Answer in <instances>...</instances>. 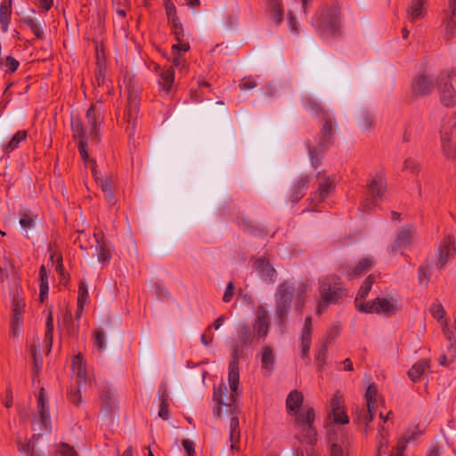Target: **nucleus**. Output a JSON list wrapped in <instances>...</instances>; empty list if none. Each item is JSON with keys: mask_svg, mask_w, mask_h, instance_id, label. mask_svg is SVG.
<instances>
[{"mask_svg": "<svg viewBox=\"0 0 456 456\" xmlns=\"http://www.w3.org/2000/svg\"><path fill=\"white\" fill-rule=\"evenodd\" d=\"M311 286L308 280L299 282L297 287L289 280L283 281L278 285L274 297L275 314L280 326L286 327L287 325L294 294L296 297L295 306L297 309L302 310Z\"/></svg>", "mask_w": 456, "mask_h": 456, "instance_id": "nucleus-1", "label": "nucleus"}, {"mask_svg": "<svg viewBox=\"0 0 456 456\" xmlns=\"http://www.w3.org/2000/svg\"><path fill=\"white\" fill-rule=\"evenodd\" d=\"M374 282L375 277L373 275H369L363 281L362 285L360 287V289L354 300L355 306L357 307L358 310L360 305L365 302L364 299L367 297Z\"/></svg>", "mask_w": 456, "mask_h": 456, "instance_id": "nucleus-31", "label": "nucleus"}, {"mask_svg": "<svg viewBox=\"0 0 456 456\" xmlns=\"http://www.w3.org/2000/svg\"><path fill=\"white\" fill-rule=\"evenodd\" d=\"M293 416L296 417L297 425L312 428L315 414L314 410L312 407L304 406L297 412V414H294Z\"/></svg>", "mask_w": 456, "mask_h": 456, "instance_id": "nucleus-26", "label": "nucleus"}, {"mask_svg": "<svg viewBox=\"0 0 456 456\" xmlns=\"http://www.w3.org/2000/svg\"><path fill=\"white\" fill-rule=\"evenodd\" d=\"M312 333H313V323L312 317L307 316L305 319V322L303 325V329L301 331L300 340H301V357L309 363L310 356L309 351L312 344Z\"/></svg>", "mask_w": 456, "mask_h": 456, "instance_id": "nucleus-14", "label": "nucleus"}, {"mask_svg": "<svg viewBox=\"0 0 456 456\" xmlns=\"http://www.w3.org/2000/svg\"><path fill=\"white\" fill-rule=\"evenodd\" d=\"M430 362L427 359H422L417 362L409 370L408 376L413 381L417 382L419 380L423 373L429 369Z\"/></svg>", "mask_w": 456, "mask_h": 456, "instance_id": "nucleus-32", "label": "nucleus"}, {"mask_svg": "<svg viewBox=\"0 0 456 456\" xmlns=\"http://www.w3.org/2000/svg\"><path fill=\"white\" fill-rule=\"evenodd\" d=\"M175 79V73L173 66L164 69L159 73V84L166 94L171 90Z\"/></svg>", "mask_w": 456, "mask_h": 456, "instance_id": "nucleus-30", "label": "nucleus"}, {"mask_svg": "<svg viewBox=\"0 0 456 456\" xmlns=\"http://www.w3.org/2000/svg\"><path fill=\"white\" fill-rule=\"evenodd\" d=\"M28 133L26 130L18 131L10 140L5 147V151L9 152L18 148L20 142L27 138Z\"/></svg>", "mask_w": 456, "mask_h": 456, "instance_id": "nucleus-49", "label": "nucleus"}, {"mask_svg": "<svg viewBox=\"0 0 456 456\" xmlns=\"http://www.w3.org/2000/svg\"><path fill=\"white\" fill-rule=\"evenodd\" d=\"M72 370L76 375V383H77L78 386L85 384L86 380V362L80 354H77L73 358Z\"/></svg>", "mask_w": 456, "mask_h": 456, "instance_id": "nucleus-25", "label": "nucleus"}, {"mask_svg": "<svg viewBox=\"0 0 456 456\" xmlns=\"http://www.w3.org/2000/svg\"><path fill=\"white\" fill-rule=\"evenodd\" d=\"M374 124V117L370 112H362L360 120L359 126L362 130L370 131L373 127Z\"/></svg>", "mask_w": 456, "mask_h": 456, "instance_id": "nucleus-53", "label": "nucleus"}, {"mask_svg": "<svg viewBox=\"0 0 456 456\" xmlns=\"http://www.w3.org/2000/svg\"><path fill=\"white\" fill-rule=\"evenodd\" d=\"M182 445L187 453V456H194L195 454V444L192 440L183 439Z\"/></svg>", "mask_w": 456, "mask_h": 456, "instance_id": "nucleus-64", "label": "nucleus"}, {"mask_svg": "<svg viewBox=\"0 0 456 456\" xmlns=\"http://www.w3.org/2000/svg\"><path fill=\"white\" fill-rule=\"evenodd\" d=\"M320 137L319 142L322 149H329L335 142V134L338 128L335 116L329 110L323 111L320 117Z\"/></svg>", "mask_w": 456, "mask_h": 456, "instance_id": "nucleus-8", "label": "nucleus"}, {"mask_svg": "<svg viewBox=\"0 0 456 456\" xmlns=\"http://www.w3.org/2000/svg\"><path fill=\"white\" fill-rule=\"evenodd\" d=\"M327 419L335 425L344 426L349 423L344 394L338 390L330 398L327 406Z\"/></svg>", "mask_w": 456, "mask_h": 456, "instance_id": "nucleus-6", "label": "nucleus"}, {"mask_svg": "<svg viewBox=\"0 0 456 456\" xmlns=\"http://www.w3.org/2000/svg\"><path fill=\"white\" fill-rule=\"evenodd\" d=\"M319 293L321 300L316 308V314L320 315L330 305L338 302L344 296V289L338 275H327L319 280Z\"/></svg>", "mask_w": 456, "mask_h": 456, "instance_id": "nucleus-5", "label": "nucleus"}, {"mask_svg": "<svg viewBox=\"0 0 456 456\" xmlns=\"http://www.w3.org/2000/svg\"><path fill=\"white\" fill-rule=\"evenodd\" d=\"M275 355L270 346H265L261 353V369L264 374L270 376L274 370Z\"/></svg>", "mask_w": 456, "mask_h": 456, "instance_id": "nucleus-21", "label": "nucleus"}, {"mask_svg": "<svg viewBox=\"0 0 456 456\" xmlns=\"http://www.w3.org/2000/svg\"><path fill=\"white\" fill-rule=\"evenodd\" d=\"M94 346L100 351L102 352L106 349V339L105 334L102 330H94Z\"/></svg>", "mask_w": 456, "mask_h": 456, "instance_id": "nucleus-51", "label": "nucleus"}, {"mask_svg": "<svg viewBox=\"0 0 456 456\" xmlns=\"http://www.w3.org/2000/svg\"><path fill=\"white\" fill-rule=\"evenodd\" d=\"M314 25L323 37H338L341 36V16L337 4L322 5L316 13Z\"/></svg>", "mask_w": 456, "mask_h": 456, "instance_id": "nucleus-4", "label": "nucleus"}, {"mask_svg": "<svg viewBox=\"0 0 456 456\" xmlns=\"http://www.w3.org/2000/svg\"><path fill=\"white\" fill-rule=\"evenodd\" d=\"M311 179L308 175L298 178L292 185L289 193V200L291 203H297L305 195L309 188Z\"/></svg>", "mask_w": 456, "mask_h": 456, "instance_id": "nucleus-18", "label": "nucleus"}, {"mask_svg": "<svg viewBox=\"0 0 456 456\" xmlns=\"http://www.w3.org/2000/svg\"><path fill=\"white\" fill-rule=\"evenodd\" d=\"M299 438L306 444H313L317 441L316 429H302Z\"/></svg>", "mask_w": 456, "mask_h": 456, "instance_id": "nucleus-58", "label": "nucleus"}, {"mask_svg": "<svg viewBox=\"0 0 456 456\" xmlns=\"http://www.w3.org/2000/svg\"><path fill=\"white\" fill-rule=\"evenodd\" d=\"M94 238L96 240V242L98 244L96 250H97V256L98 261L102 264L108 263L111 258V253L110 250V248L106 241L103 240V237H99L96 233H94Z\"/></svg>", "mask_w": 456, "mask_h": 456, "instance_id": "nucleus-29", "label": "nucleus"}, {"mask_svg": "<svg viewBox=\"0 0 456 456\" xmlns=\"http://www.w3.org/2000/svg\"><path fill=\"white\" fill-rule=\"evenodd\" d=\"M37 408L40 417V423L44 428H47L51 425L50 414L48 408L45 406L44 389L42 388L37 398Z\"/></svg>", "mask_w": 456, "mask_h": 456, "instance_id": "nucleus-34", "label": "nucleus"}, {"mask_svg": "<svg viewBox=\"0 0 456 456\" xmlns=\"http://www.w3.org/2000/svg\"><path fill=\"white\" fill-rule=\"evenodd\" d=\"M398 310L397 301L392 297H377L371 301L363 302L359 306L360 312L383 314L387 317L395 314Z\"/></svg>", "mask_w": 456, "mask_h": 456, "instance_id": "nucleus-7", "label": "nucleus"}, {"mask_svg": "<svg viewBox=\"0 0 456 456\" xmlns=\"http://www.w3.org/2000/svg\"><path fill=\"white\" fill-rule=\"evenodd\" d=\"M435 88V83L431 77L425 73L417 75L411 82L412 94L417 96H426Z\"/></svg>", "mask_w": 456, "mask_h": 456, "instance_id": "nucleus-13", "label": "nucleus"}, {"mask_svg": "<svg viewBox=\"0 0 456 456\" xmlns=\"http://www.w3.org/2000/svg\"><path fill=\"white\" fill-rule=\"evenodd\" d=\"M159 416L163 419H167L168 418V404H167V399L168 395L166 387H160L159 389Z\"/></svg>", "mask_w": 456, "mask_h": 456, "instance_id": "nucleus-43", "label": "nucleus"}, {"mask_svg": "<svg viewBox=\"0 0 456 456\" xmlns=\"http://www.w3.org/2000/svg\"><path fill=\"white\" fill-rule=\"evenodd\" d=\"M443 22L445 25L444 38L446 41H450L455 36L456 17L452 14H446V17L444 19Z\"/></svg>", "mask_w": 456, "mask_h": 456, "instance_id": "nucleus-42", "label": "nucleus"}, {"mask_svg": "<svg viewBox=\"0 0 456 456\" xmlns=\"http://www.w3.org/2000/svg\"><path fill=\"white\" fill-rule=\"evenodd\" d=\"M39 436V434H35L32 438L20 444L19 450L22 456H45L44 453L37 450L35 442L33 441L34 438L38 437Z\"/></svg>", "mask_w": 456, "mask_h": 456, "instance_id": "nucleus-36", "label": "nucleus"}, {"mask_svg": "<svg viewBox=\"0 0 456 456\" xmlns=\"http://www.w3.org/2000/svg\"><path fill=\"white\" fill-rule=\"evenodd\" d=\"M165 9L168 20H176L178 18L176 14V8L175 4L171 0L165 1Z\"/></svg>", "mask_w": 456, "mask_h": 456, "instance_id": "nucleus-61", "label": "nucleus"}, {"mask_svg": "<svg viewBox=\"0 0 456 456\" xmlns=\"http://www.w3.org/2000/svg\"><path fill=\"white\" fill-rule=\"evenodd\" d=\"M53 317L52 309L48 310V314L45 322V342L48 346V351L51 350L53 344Z\"/></svg>", "mask_w": 456, "mask_h": 456, "instance_id": "nucleus-44", "label": "nucleus"}, {"mask_svg": "<svg viewBox=\"0 0 456 456\" xmlns=\"http://www.w3.org/2000/svg\"><path fill=\"white\" fill-rule=\"evenodd\" d=\"M442 148L446 158L456 159V142H451L448 132H443L441 134Z\"/></svg>", "mask_w": 456, "mask_h": 456, "instance_id": "nucleus-38", "label": "nucleus"}, {"mask_svg": "<svg viewBox=\"0 0 456 456\" xmlns=\"http://www.w3.org/2000/svg\"><path fill=\"white\" fill-rule=\"evenodd\" d=\"M449 73H441L437 78L441 102L446 107H452L456 104V89L452 86Z\"/></svg>", "mask_w": 456, "mask_h": 456, "instance_id": "nucleus-12", "label": "nucleus"}, {"mask_svg": "<svg viewBox=\"0 0 456 456\" xmlns=\"http://www.w3.org/2000/svg\"><path fill=\"white\" fill-rule=\"evenodd\" d=\"M374 262L370 257L362 258L353 268H346V273L350 279H356L365 274L373 265Z\"/></svg>", "mask_w": 456, "mask_h": 456, "instance_id": "nucleus-22", "label": "nucleus"}, {"mask_svg": "<svg viewBox=\"0 0 456 456\" xmlns=\"http://www.w3.org/2000/svg\"><path fill=\"white\" fill-rule=\"evenodd\" d=\"M328 346L327 343H322L315 351L314 361L319 372H322L326 363Z\"/></svg>", "mask_w": 456, "mask_h": 456, "instance_id": "nucleus-40", "label": "nucleus"}, {"mask_svg": "<svg viewBox=\"0 0 456 456\" xmlns=\"http://www.w3.org/2000/svg\"><path fill=\"white\" fill-rule=\"evenodd\" d=\"M102 405L106 411H111L116 404V391L110 387H103L100 394Z\"/></svg>", "mask_w": 456, "mask_h": 456, "instance_id": "nucleus-37", "label": "nucleus"}, {"mask_svg": "<svg viewBox=\"0 0 456 456\" xmlns=\"http://www.w3.org/2000/svg\"><path fill=\"white\" fill-rule=\"evenodd\" d=\"M216 403V404L218 405L216 411H215V413L217 415V416H221V413H222V407H225V412L226 413H229L232 417H231V421H230V428H239V425H240V421H239V418L237 416H235V414L237 413V399L235 400L234 402V405H235V409L234 411H232L230 406L228 405H225L224 403H218L216 401H215Z\"/></svg>", "mask_w": 456, "mask_h": 456, "instance_id": "nucleus-45", "label": "nucleus"}, {"mask_svg": "<svg viewBox=\"0 0 456 456\" xmlns=\"http://www.w3.org/2000/svg\"><path fill=\"white\" fill-rule=\"evenodd\" d=\"M455 251L453 242L451 239H444L440 246L439 254H438V263L437 265L439 268H443L448 262L449 258L453 256Z\"/></svg>", "mask_w": 456, "mask_h": 456, "instance_id": "nucleus-23", "label": "nucleus"}, {"mask_svg": "<svg viewBox=\"0 0 456 456\" xmlns=\"http://www.w3.org/2000/svg\"><path fill=\"white\" fill-rule=\"evenodd\" d=\"M53 456H77V452L69 444H61L56 446Z\"/></svg>", "mask_w": 456, "mask_h": 456, "instance_id": "nucleus-54", "label": "nucleus"}, {"mask_svg": "<svg viewBox=\"0 0 456 456\" xmlns=\"http://www.w3.org/2000/svg\"><path fill=\"white\" fill-rule=\"evenodd\" d=\"M21 21L30 28L37 38L42 39L44 37V31L41 26L37 24L35 20L30 17H25Z\"/></svg>", "mask_w": 456, "mask_h": 456, "instance_id": "nucleus-50", "label": "nucleus"}, {"mask_svg": "<svg viewBox=\"0 0 456 456\" xmlns=\"http://www.w3.org/2000/svg\"><path fill=\"white\" fill-rule=\"evenodd\" d=\"M271 18L276 26H279L283 20V7L281 0H267Z\"/></svg>", "mask_w": 456, "mask_h": 456, "instance_id": "nucleus-33", "label": "nucleus"}, {"mask_svg": "<svg viewBox=\"0 0 456 456\" xmlns=\"http://www.w3.org/2000/svg\"><path fill=\"white\" fill-rule=\"evenodd\" d=\"M25 303L19 296H14L12 302V317L11 320V330L13 336L18 334V327L22 322V312Z\"/></svg>", "mask_w": 456, "mask_h": 456, "instance_id": "nucleus-17", "label": "nucleus"}, {"mask_svg": "<svg viewBox=\"0 0 456 456\" xmlns=\"http://www.w3.org/2000/svg\"><path fill=\"white\" fill-rule=\"evenodd\" d=\"M377 395H378V388L375 384H370L367 387L366 393H365V399H366V404L367 407L370 409H377Z\"/></svg>", "mask_w": 456, "mask_h": 456, "instance_id": "nucleus-48", "label": "nucleus"}, {"mask_svg": "<svg viewBox=\"0 0 456 456\" xmlns=\"http://www.w3.org/2000/svg\"><path fill=\"white\" fill-rule=\"evenodd\" d=\"M328 438L330 443L331 456H348V441L343 429H330Z\"/></svg>", "mask_w": 456, "mask_h": 456, "instance_id": "nucleus-10", "label": "nucleus"}, {"mask_svg": "<svg viewBox=\"0 0 456 456\" xmlns=\"http://www.w3.org/2000/svg\"><path fill=\"white\" fill-rule=\"evenodd\" d=\"M127 99L126 109V118L128 123L134 121L140 106V89L129 79L126 84Z\"/></svg>", "mask_w": 456, "mask_h": 456, "instance_id": "nucleus-9", "label": "nucleus"}, {"mask_svg": "<svg viewBox=\"0 0 456 456\" xmlns=\"http://www.w3.org/2000/svg\"><path fill=\"white\" fill-rule=\"evenodd\" d=\"M376 412V409H370L369 407L362 408L356 411V418L354 422L357 425H365L368 426L369 423L372 420L373 415Z\"/></svg>", "mask_w": 456, "mask_h": 456, "instance_id": "nucleus-39", "label": "nucleus"}, {"mask_svg": "<svg viewBox=\"0 0 456 456\" xmlns=\"http://www.w3.org/2000/svg\"><path fill=\"white\" fill-rule=\"evenodd\" d=\"M339 331L340 329L338 325L334 324L330 326L327 332L326 338L322 343H327V345L329 346L330 342L339 335Z\"/></svg>", "mask_w": 456, "mask_h": 456, "instance_id": "nucleus-62", "label": "nucleus"}, {"mask_svg": "<svg viewBox=\"0 0 456 456\" xmlns=\"http://www.w3.org/2000/svg\"><path fill=\"white\" fill-rule=\"evenodd\" d=\"M12 0H2L0 5V24L3 32H7L11 20Z\"/></svg>", "mask_w": 456, "mask_h": 456, "instance_id": "nucleus-28", "label": "nucleus"}, {"mask_svg": "<svg viewBox=\"0 0 456 456\" xmlns=\"http://www.w3.org/2000/svg\"><path fill=\"white\" fill-rule=\"evenodd\" d=\"M100 186L104 194L105 200L109 205L112 206L116 203V196L114 192V181L111 177H105L100 180Z\"/></svg>", "mask_w": 456, "mask_h": 456, "instance_id": "nucleus-27", "label": "nucleus"}, {"mask_svg": "<svg viewBox=\"0 0 456 456\" xmlns=\"http://www.w3.org/2000/svg\"><path fill=\"white\" fill-rule=\"evenodd\" d=\"M88 298V289L86 282L84 281H80L78 286V297H77V305L80 310L84 308V303Z\"/></svg>", "mask_w": 456, "mask_h": 456, "instance_id": "nucleus-55", "label": "nucleus"}, {"mask_svg": "<svg viewBox=\"0 0 456 456\" xmlns=\"http://www.w3.org/2000/svg\"><path fill=\"white\" fill-rule=\"evenodd\" d=\"M254 267L259 276L268 283H273L277 272L265 257H259L254 261Z\"/></svg>", "mask_w": 456, "mask_h": 456, "instance_id": "nucleus-16", "label": "nucleus"}, {"mask_svg": "<svg viewBox=\"0 0 456 456\" xmlns=\"http://www.w3.org/2000/svg\"><path fill=\"white\" fill-rule=\"evenodd\" d=\"M414 230L411 226L402 227L391 246L392 252L395 253L398 249L408 247L412 240Z\"/></svg>", "mask_w": 456, "mask_h": 456, "instance_id": "nucleus-19", "label": "nucleus"}, {"mask_svg": "<svg viewBox=\"0 0 456 456\" xmlns=\"http://www.w3.org/2000/svg\"><path fill=\"white\" fill-rule=\"evenodd\" d=\"M80 387L81 386H78V384L76 383L75 385H71L69 388V401L75 405H78L81 402Z\"/></svg>", "mask_w": 456, "mask_h": 456, "instance_id": "nucleus-57", "label": "nucleus"}, {"mask_svg": "<svg viewBox=\"0 0 456 456\" xmlns=\"http://www.w3.org/2000/svg\"><path fill=\"white\" fill-rule=\"evenodd\" d=\"M86 118L90 128H85L79 118L71 121L73 137L78 140L79 153L85 162L89 160L86 150L87 142L97 143L100 140L99 127L103 120L102 113L92 104L86 111Z\"/></svg>", "mask_w": 456, "mask_h": 456, "instance_id": "nucleus-2", "label": "nucleus"}, {"mask_svg": "<svg viewBox=\"0 0 456 456\" xmlns=\"http://www.w3.org/2000/svg\"><path fill=\"white\" fill-rule=\"evenodd\" d=\"M172 26V33L175 35V39L177 41H181L184 37V31L182 23L179 20V18L176 19V20H170L169 21Z\"/></svg>", "mask_w": 456, "mask_h": 456, "instance_id": "nucleus-59", "label": "nucleus"}, {"mask_svg": "<svg viewBox=\"0 0 456 456\" xmlns=\"http://www.w3.org/2000/svg\"><path fill=\"white\" fill-rule=\"evenodd\" d=\"M238 338L242 346H250L253 342V336L249 327L247 324H241L238 330Z\"/></svg>", "mask_w": 456, "mask_h": 456, "instance_id": "nucleus-47", "label": "nucleus"}, {"mask_svg": "<svg viewBox=\"0 0 456 456\" xmlns=\"http://www.w3.org/2000/svg\"><path fill=\"white\" fill-rule=\"evenodd\" d=\"M418 273L419 283L427 285L432 273L430 266L427 264L421 265L419 268Z\"/></svg>", "mask_w": 456, "mask_h": 456, "instance_id": "nucleus-56", "label": "nucleus"}, {"mask_svg": "<svg viewBox=\"0 0 456 456\" xmlns=\"http://www.w3.org/2000/svg\"><path fill=\"white\" fill-rule=\"evenodd\" d=\"M403 170L410 171L412 175H418L421 170V167L417 159L408 158L403 162Z\"/></svg>", "mask_w": 456, "mask_h": 456, "instance_id": "nucleus-52", "label": "nucleus"}, {"mask_svg": "<svg viewBox=\"0 0 456 456\" xmlns=\"http://www.w3.org/2000/svg\"><path fill=\"white\" fill-rule=\"evenodd\" d=\"M328 149H322L321 147L320 142H318V144L314 147H309V155L311 159V164L314 168H317L322 164V154L325 152Z\"/></svg>", "mask_w": 456, "mask_h": 456, "instance_id": "nucleus-41", "label": "nucleus"}, {"mask_svg": "<svg viewBox=\"0 0 456 456\" xmlns=\"http://www.w3.org/2000/svg\"><path fill=\"white\" fill-rule=\"evenodd\" d=\"M316 177L320 179L318 189L311 193L310 200L313 203H321L335 190V183L331 176H327L322 172H318Z\"/></svg>", "mask_w": 456, "mask_h": 456, "instance_id": "nucleus-11", "label": "nucleus"}, {"mask_svg": "<svg viewBox=\"0 0 456 456\" xmlns=\"http://www.w3.org/2000/svg\"><path fill=\"white\" fill-rule=\"evenodd\" d=\"M431 315L437 321L444 319L445 311L441 303L436 302L430 307Z\"/></svg>", "mask_w": 456, "mask_h": 456, "instance_id": "nucleus-60", "label": "nucleus"}, {"mask_svg": "<svg viewBox=\"0 0 456 456\" xmlns=\"http://www.w3.org/2000/svg\"><path fill=\"white\" fill-rule=\"evenodd\" d=\"M269 317L267 312L263 306L257 308V315L253 325L255 331L258 337H265L269 331Z\"/></svg>", "mask_w": 456, "mask_h": 456, "instance_id": "nucleus-20", "label": "nucleus"}, {"mask_svg": "<svg viewBox=\"0 0 456 456\" xmlns=\"http://www.w3.org/2000/svg\"><path fill=\"white\" fill-rule=\"evenodd\" d=\"M370 195L379 200L385 199L387 191V181L382 173H378L371 176L367 184Z\"/></svg>", "mask_w": 456, "mask_h": 456, "instance_id": "nucleus-15", "label": "nucleus"}, {"mask_svg": "<svg viewBox=\"0 0 456 456\" xmlns=\"http://www.w3.org/2000/svg\"><path fill=\"white\" fill-rule=\"evenodd\" d=\"M425 0H412L407 9V17L410 21L414 22L424 16V4Z\"/></svg>", "mask_w": 456, "mask_h": 456, "instance_id": "nucleus-35", "label": "nucleus"}, {"mask_svg": "<svg viewBox=\"0 0 456 456\" xmlns=\"http://www.w3.org/2000/svg\"><path fill=\"white\" fill-rule=\"evenodd\" d=\"M304 396L298 390L291 391L286 400V407L289 415L293 416L301 410Z\"/></svg>", "mask_w": 456, "mask_h": 456, "instance_id": "nucleus-24", "label": "nucleus"}, {"mask_svg": "<svg viewBox=\"0 0 456 456\" xmlns=\"http://www.w3.org/2000/svg\"><path fill=\"white\" fill-rule=\"evenodd\" d=\"M232 361L229 363L228 382L231 389V394H228V388L225 384H220L217 387L214 388L213 400L218 403H224L230 406L232 411H234V402L238 396V387L240 384V371H239V349L235 347L232 350Z\"/></svg>", "mask_w": 456, "mask_h": 456, "instance_id": "nucleus-3", "label": "nucleus"}, {"mask_svg": "<svg viewBox=\"0 0 456 456\" xmlns=\"http://www.w3.org/2000/svg\"><path fill=\"white\" fill-rule=\"evenodd\" d=\"M35 220L28 213H22L20 218V224L24 229H30L34 226Z\"/></svg>", "mask_w": 456, "mask_h": 456, "instance_id": "nucleus-63", "label": "nucleus"}, {"mask_svg": "<svg viewBox=\"0 0 456 456\" xmlns=\"http://www.w3.org/2000/svg\"><path fill=\"white\" fill-rule=\"evenodd\" d=\"M303 106L306 110L312 111L320 117L323 115V111H329L323 106L311 97H306L303 100Z\"/></svg>", "mask_w": 456, "mask_h": 456, "instance_id": "nucleus-46", "label": "nucleus"}]
</instances>
